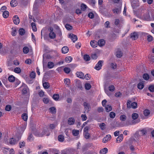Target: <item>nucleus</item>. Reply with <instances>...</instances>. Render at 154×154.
Instances as JSON below:
<instances>
[{"label":"nucleus","mask_w":154,"mask_h":154,"mask_svg":"<svg viewBox=\"0 0 154 154\" xmlns=\"http://www.w3.org/2000/svg\"><path fill=\"white\" fill-rule=\"evenodd\" d=\"M64 82L67 86H69L70 83V80L69 79H64Z\"/></svg>","instance_id":"obj_35"},{"label":"nucleus","mask_w":154,"mask_h":154,"mask_svg":"<svg viewBox=\"0 0 154 154\" xmlns=\"http://www.w3.org/2000/svg\"><path fill=\"white\" fill-rule=\"evenodd\" d=\"M69 37L71 38L73 42H75L78 39L77 35L72 34H69Z\"/></svg>","instance_id":"obj_8"},{"label":"nucleus","mask_w":154,"mask_h":154,"mask_svg":"<svg viewBox=\"0 0 154 154\" xmlns=\"http://www.w3.org/2000/svg\"><path fill=\"white\" fill-rule=\"evenodd\" d=\"M143 14H141V16H142L143 18L146 20H149L150 18V16L149 15V11L148 10H145L143 11Z\"/></svg>","instance_id":"obj_1"},{"label":"nucleus","mask_w":154,"mask_h":154,"mask_svg":"<svg viewBox=\"0 0 154 154\" xmlns=\"http://www.w3.org/2000/svg\"><path fill=\"white\" fill-rule=\"evenodd\" d=\"M84 136L85 138L86 139H89L90 137V135L88 132H85L84 133Z\"/></svg>","instance_id":"obj_43"},{"label":"nucleus","mask_w":154,"mask_h":154,"mask_svg":"<svg viewBox=\"0 0 154 154\" xmlns=\"http://www.w3.org/2000/svg\"><path fill=\"white\" fill-rule=\"evenodd\" d=\"M81 117L83 121L86 120L87 119V117L86 115L82 114L81 115Z\"/></svg>","instance_id":"obj_60"},{"label":"nucleus","mask_w":154,"mask_h":154,"mask_svg":"<svg viewBox=\"0 0 154 154\" xmlns=\"http://www.w3.org/2000/svg\"><path fill=\"white\" fill-rule=\"evenodd\" d=\"M138 117V115L137 113H134L132 115V118L134 120L137 119Z\"/></svg>","instance_id":"obj_38"},{"label":"nucleus","mask_w":154,"mask_h":154,"mask_svg":"<svg viewBox=\"0 0 154 154\" xmlns=\"http://www.w3.org/2000/svg\"><path fill=\"white\" fill-rule=\"evenodd\" d=\"M108 149L106 148H104L101 149L100 152V154H106L108 152Z\"/></svg>","instance_id":"obj_21"},{"label":"nucleus","mask_w":154,"mask_h":154,"mask_svg":"<svg viewBox=\"0 0 154 154\" xmlns=\"http://www.w3.org/2000/svg\"><path fill=\"white\" fill-rule=\"evenodd\" d=\"M105 26L106 28H109L110 26H109V22L108 21H106L105 23Z\"/></svg>","instance_id":"obj_63"},{"label":"nucleus","mask_w":154,"mask_h":154,"mask_svg":"<svg viewBox=\"0 0 154 154\" xmlns=\"http://www.w3.org/2000/svg\"><path fill=\"white\" fill-rule=\"evenodd\" d=\"M115 90V87L113 85H110L109 87V90L110 91L112 92L114 91Z\"/></svg>","instance_id":"obj_53"},{"label":"nucleus","mask_w":154,"mask_h":154,"mask_svg":"<svg viewBox=\"0 0 154 154\" xmlns=\"http://www.w3.org/2000/svg\"><path fill=\"white\" fill-rule=\"evenodd\" d=\"M13 19L14 23L15 24L17 25L19 24L20 23V19L17 16L15 15L14 16Z\"/></svg>","instance_id":"obj_9"},{"label":"nucleus","mask_w":154,"mask_h":154,"mask_svg":"<svg viewBox=\"0 0 154 154\" xmlns=\"http://www.w3.org/2000/svg\"><path fill=\"white\" fill-rule=\"evenodd\" d=\"M22 119L25 121H26L28 118V115L26 113H23L22 115Z\"/></svg>","instance_id":"obj_32"},{"label":"nucleus","mask_w":154,"mask_h":154,"mask_svg":"<svg viewBox=\"0 0 154 154\" xmlns=\"http://www.w3.org/2000/svg\"><path fill=\"white\" fill-rule=\"evenodd\" d=\"M17 4V1L15 0H12L10 2V5L11 7H15Z\"/></svg>","instance_id":"obj_19"},{"label":"nucleus","mask_w":154,"mask_h":154,"mask_svg":"<svg viewBox=\"0 0 154 154\" xmlns=\"http://www.w3.org/2000/svg\"><path fill=\"white\" fill-rule=\"evenodd\" d=\"M75 122V120L73 117L69 118L67 121L68 124L70 125H72L74 124Z\"/></svg>","instance_id":"obj_10"},{"label":"nucleus","mask_w":154,"mask_h":154,"mask_svg":"<svg viewBox=\"0 0 154 154\" xmlns=\"http://www.w3.org/2000/svg\"><path fill=\"white\" fill-rule=\"evenodd\" d=\"M103 62V60H99L96 64L94 68L97 70H100L101 68Z\"/></svg>","instance_id":"obj_4"},{"label":"nucleus","mask_w":154,"mask_h":154,"mask_svg":"<svg viewBox=\"0 0 154 154\" xmlns=\"http://www.w3.org/2000/svg\"><path fill=\"white\" fill-rule=\"evenodd\" d=\"M143 79L146 80H147L149 78V75L147 73H145L143 75Z\"/></svg>","instance_id":"obj_30"},{"label":"nucleus","mask_w":154,"mask_h":154,"mask_svg":"<svg viewBox=\"0 0 154 154\" xmlns=\"http://www.w3.org/2000/svg\"><path fill=\"white\" fill-rule=\"evenodd\" d=\"M25 143L23 141L20 142L19 143V146L20 148H22L24 147L25 146Z\"/></svg>","instance_id":"obj_45"},{"label":"nucleus","mask_w":154,"mask_h":154,"mask_svg":"<svg viewBox=\"0 0 154 154\" xmlns=\"http://www.w3.org/2000/svg\"><path fill=\"white\" fill-rule=\"evenodd\" d=\"M98 45L100 46H103L105 43V41L103 39L99 40L97 42Z\"/></svg>","instance_id":"obj_15"},{"label":"nucleus","mask_w":154,"mask_h":154,"mask_svg":"<svg viewBox=\"0 0 154 154\" xmlns=\"http://www.w3.org/2000/svg\"><path fill=\"white\" fill-rule=\"evenodd\" d=\"M81 9L83 11H84L86 9L87 6L85 5L82 4L81 5Z\"/></svg>","instance_id":"obj_58"},{"label":"nucleus","mask_w":154,"mask_h":154,"mask_svg":"<svg viewBox=\"0 0 154 154\" xmlns=\"http://www.w3.org/2000/svg\"><path fill=\"white\" fill-rule=\"evenodd\" d=\"M149 90L151 92L154 91V85H150L148 88Z\"/></svg>","instance_id":"obj_52"},{"label":"nucleus","mask_w":154,"mask_h":154,"mask_svg":"<svg viewBox=\"0 0 154 154\" xmlns=\"http://www.w3.org/2000/svg\"><path fill=\"white\" fill-rule=\"evenodd\" d=\"M152 37L151 35H149L147 37V39L148 42H150L152 40Z\"/></svg>","instance_id":"obj_61"},{"label":"nucleus","mask_w":154,"mask_h":154,"mask_svg":"<svg viewBox=\"0 0 154 154\" xmlns=\"http://www.w3.org/2000/svg\"><path fill=\"white\" fill-rule=\"evenodd\" d=\"M83 105L84 106L85 110L87 112H88L91 108L90 104L86 102H85L83 103Z\"/></svg>","instance_id":"obj_6"},{"label":"nucleus","mask_w":154,"mask_h":154,"mask_svg":"<svg viewBox=\"0 0 154 154\" xmlns=\"http://www.w3.org/2000/svg\"><path fill=\"white\" fill-rule=\"evenodd\" d=\"M20 3L22 5L24 6H26L27 5L28 1V0H21Z\"/></svg>","instance_id":"obj_28"},{"label":"nucleus","mask_w":154,"mask_h":154,"mask_svg":"<svg viewBox=\"0 0 154 154\" xmlns=\"http://www.w3.org/2000/svg\"><path fill=\"white\" fill-rule=\"evenodd\" d=\"M53 98L55 100H57L59 99V95L58 94H54L53 96Z\"/></svg>","instance_id":"obj_46"},{"label":"nucleus","mask_w":154,"mask_h":154,"mask_svg":"<svg viewBox=\"0 0 154 154\" xmlns=\"http://www.w3.org/2000/svg\"><path fill=\"white\" fill-rule=\"evenodd\" d=\"M83 58L84 60L86 61H89L90 59V57L89 55L87 54L85 55L84 56Z\"/></svg>","instance_id":"obj_42"},{"label":"nucleus","mask_w":154,"mask_h":154,"mask_svg":"<svg viewBox=\"0 0 154 154\" xmlns=\"http://www.w3.org/2000/svg\"><path fill=\"white\" fill-rule=\"evenodd\" d=\"M144 87V85L143 82H140L138 84L137 88L140 89H142Z\"/></svg>","instance_id":"obj_31"},{"label":"nucleus","mask_w":154,"mask_h":154,"mask_svg":"<svg viewBox=\"0 0 154 154\" xmlns=\"http://www.w3.org/2000/svg\"><path fill=\"white\" fill-rule=\"evenodd\" d=\"M120 119L121 121H124L126 119V117L125 115H122L120 116Z\"/></svg>","instance_id":"obj_47"},{"label":"nucleus","mask_w":154,"mask_h":154,"mask_svg":"<svg viewBox=\"0 0 154 154\" xmlns=\"http://www.w3.org/2000/svg\"><path fill=\"white\" fill-rule=\"evenodd\" d=\"M14 72L17 73H20L21 72V70L19 67H16L14 69Z\"/></svg>","instance_id":"obj_40"},{"label":"nucleus","mask_w":154,"mask_h":154,"mask_svg":"<svg viewBox=\"0 0 154 154\" xmlns=\"http://www.w3.org/2000/svg\"><path fill=\"white\" fill-rule=\"evenodd\" d=\"M69 50V48L67 46L63 47L61 49L62 53L64 54L67 53L68 52Z\"/></svg>","instance_id":"obj_16"},{"label":"nucleus","mask_w":154,"mask_h":154,"mask_svg":"<svg viewBox=\"0 0 154 154\" xmlns=\"http://www.w3.org/2000/svg\"><path fill=\"white\" fill-rule=\"evenodd\" d=\"M137 106V103L135 102H132L131 101L128 100L127 103V107L129 108H131L133 109H136Z\"/></svg>","instance_id":"obj_3"},{"label":"nucleus","mask_w":154,"mask_h":154,"mask_svg":"<svg viewBox=\"0 0 154 154\" xmlns=\"http://www.w3.org/2000/svg\"><path fill=\"white\" fill-rule=\"evenodd\" d=\"M138 37V35L137 32H134L133 33L131 34V38L132 40H135L137 39Z\"/></svg>","instance_id":"obj_11"},{"label":"nucleus","mask_w":154,"mask_h":154,"mask_svg":"<svg viewBox=\"0 0 154 154\" xmlns=\"http://www.w3.org/2000/svg\"><path fill=\"white\" fill-rule=\"evenodd\" d=\"M65 27L68 30H70L72 29V26L70 25H69L66 24L65 25Z\"/></svg>","instance_id":"obj_54"},{"label":"nucleus","mask_w":154,"mask_h":154,"mask_svg":"<svg viewBox=\"0 0 154 154\" xmlns=\"http://www.w3.org/2000/svg\"><path fill=\"white\" fill-rule=\"evenodd\" d=\"M110 67L112 69H115L117 67L116 64L114 63H112L110 64Z\"/></svg>","instance_id":"obj_50"},{"label":"nucleus","mask_w":154,"mask_h":154,"mask_svg":"<svg viewBox=\"0 0 154 154\" xmlns=\"http://www.w3.org/2000/svg\"><path fill=\"white\" fill-rule=\"evenodd\" d=\"M121 7H120L118 8L115 7L112 10L113 13L116 14H119L121 13Z\"/></svg>","instance_id":"obj_7"},{"label":"nucleus","mask_w":154,"mask_h":154,"mask_svg":"<svg viewBox=\"0 0 154 154\" xmlns=\"http://www.w3.org/2000/svg\"><path fill=\"white\" fill-rule=\"evenodd\" d=\"M122 54L120 51H117L116 53V56L117 57L120 58L122 56Z\"/></svg>","instance_id":"obj_36"},{"label":"nucleus","mask_w":154,"mask_h":154,"mask_svg":"<svg viewBox=\"0 0 154 154\" xmlns=\"http://www.w3.org/2000/svg\"><path fill=\"white\" fill-rule=\"evenodd\" d=\"M104 90L105 93L107 94V95L108 96H110V95H111V94L108 90L107 88L105 85L104 87Z\"/></svg>","instance_id":"obj_44"},{"label":"nucleus","mask_w":154,"mask_h":154,"mask_svg":"<svg viewBox=\"0 0 154 154\" xmlns=\"http://www.w3.org/2000/svg\"><path fill=\"white\" fill-rule=\"evenodd\" d=\"M43 85L45 89H48L49 87V84L46 82L43 83Z\"/></svg>","instance_id":"obj_48"},{"label":"nucleus","mask_w":154,"mask_h":154,"mask_svg":"<svg viewBox=\"0 0 154 154\" xmlns=\"http://www.w3.org/2000/svg\"><path fill=\"white\" fill-rule=\"evenodd\" d=\"M143 114L145 116L148 117L150 114V111L148 109H146L143 111Z\"/></svg>","instance_id":"obj_23"},{"label":"nucleus","mask_w":154,"mask_h":154,"mask_svg":"<svg viewBox=\"0 0 154 154\" xmlns=\"http://www.w3.org/2000/svg\"><path fill=\"white\" fill-rule=\"evenodd\" d=\"M54 66V64L52 62H49L48 63V67L49 69L53 68Z\"/></svg>","instance_id":"obj_27"},{"label":"nucleus","mask_w":154,"mask_h":154,"mask_svg":"<svg viewBox=\"0 0 154 154\" xmlns=\"http://www.w3.org/2000/svg\"><path fill=\"white\" fill-rule=\"evenodd\" d=\"M72 58L70 56H67L65 59V61L67 63H70L72 60Z\"/></svg>","instance_id":"obj_22"},{"label":"nucleus","mask_w":154,"mask_h":154,"mask_svg":"<svg viewBox=\"0 0 154 154\" xmlns=\"http://www.w3.org/2000/svg\"><path fill=\"white\" fill-rule=\"evenodd\" d=\"M116 113L113 112H111L110 113L109 116L110 118L114 119L116 116Z\"/></svg>","instance_id":"obj_49"},{"label":"nucleus","mask_w":154,"mask_h":154,"mask_svg":"<svg viewBox=\"0 0 154 154\" xmlns=\"http://www.w3.org/2000/svg\"><path fill=\"white\" fill-rule=\"evenodd\" d=\"M85 89L87 90H89L91 87V86L89 83H86L85 85Z\"/></svg>","instance_id":"obj_41"},{"label":"nucleus","mask_w":154,"mask_h":154,"mask_svg":"<svg viewBox=\"0 0 154 154\" xmlns=\"http://www.w3.org/2000/svg\"><path fill=\"white\" fill-rule=\"evenodd\" d=\"M58 140L60 142H63L64 140V137L62 135H59L58 137Z\"/></svg>","instance_id":"obj_34"},{"label":"nucleus","mask_w":154,"mask_h":154,"mask_svg":"<svg viewBox=\"0 0 154 154\" xmlns=\"http://www.w3.org/2000/svg\"><path fill=\"white\" fill-rule=\"evenodd\" d=\"M11 107L10 105H7L5 107V109L7 111H9L11 110Z\"/></svg>","instance_id":"obj_56"},{"label":"nucleus","mask_w":154,"mask_h":154,"mask_svg":"<svg viewBox=\"0 0 154 154\" xmlns=\"http://www.w3.org/2000/svg\"><path fill=\"white\" fill-rule=\"evenodd\" d=\"M21 136H20L15 138H12L9 139V143L11 145H14L17 143L20 139Z\"/></svg>","instance_id":"obj_2"},{"label":"nucleus","mask_w":154,"mask_h":154,"mask_svg":"<svg viewBox=\"0 0 154 154\" xmlns=\"http://www.w3.org/2000/svg\"><path fill=\"white\" fill-rule=\"evenodd\" d=\"M34 140V137L32 135L30 134L29 135V136L28 138V140H29V141H32Z\"/></svg>","instance_id":"obj_55"},{"label":"nucleus","mask_w":154,"mask_h":154,"mask_svg":"<svg viewBox=\"0 0 154 154\" xmlns=\"http://www.w3.org/2000/svg\"><path fill=\"white\" fill-rule=\"evenodd\" d=\"M88 17L91 18H93L94 17V16L93 14L91 12L89 13L88 14Z\"/></svg>","instance_id":"obj_62"},{"label":"nucleus","mask_w":154,"mask_h":154,"mask_svg":"<svg viewBox=\"0 0 154 154\" xmlns=\"http://www.w3.org/2000/svg\"><path fill=\"white\" fill-rule=\"evenodd\" d=\"M111 138V136L110 135H107L103 139V142L105 143L108 140H110Z\"/></svg>","instance_id":"obj_12"},{"label":"nucleus","mask_w":154,"mask_h":154,"mask_svg":"<svg viewBox=\"0 0 154 154\" xmlns=\"http://www.w3.org/2000/svg\"><path fill=\"white\" fill-rule=\"evenodd\" d=\"M3 12V17L5 18H7L9 16V12L7 11H5Z\"/></svg>","instance_id":"obj_25"},{"label":"nucleus","mask_w":154,"mask_h":154,"mask_svg":"<svg viewBox=\"0 0 154 154\" xmlns=\"http://www.w3.org/2000/svg\"><path fill=\"white\" fill-rule=\"evenodd\" d=\"M97 41L95 40L91 41L90 42V44L91 47L93 48H96L97 46Z\"/></svg>","instance_id":"obj_14"},{"label":"nucleus","mask_w":154,"mask_h":154,"mask_svg":"<svg viewBox=\"0 0 154 154\" xmlns=\"http://www.w3.org/2000/svg\"><path fill=\"white\" fill-rule=\"evenodd\" d=\"M99 126L102 130H104L105 128V125L103 123L99 125Z\"/></svg>","instance_id":"obj_59"},{"label":"nucleus","mask_w":154,"mask_h":154,"mask_svg":"<svg viewBox=\"0 0 154 154\" xmlns=\"http://www.w3.org/2000/svg\"><path fill=\"white\" fill-rule=\"evenodd\" d=\"M123 135L122 134H121L119 136L117 137L116 139V142L118 143L120 142L123 140Z\"/></svg>","instance_id":"obj_18"},{"label":"nucleus","mask_w":154,"mask_h":154,"mask_svg":"<svg viewBox=\"0 0 154 154\" xmlns=\"http://www.w3.org/2000/svg\"><path fill=\"white\" fill-rule=\"evenodd\" d=\"M105 109L107 112H109L112 110V107L110 105H107L105 107Z\"/></svg>","instance_id":"obj_24"},{"label":"nucleus","mask_w":154,"mask_h":154,"mask_svg":"<svg viewBox=\"0 0 154 154\" xmlns=\"http://www.w3.org/2000/svg\"><path fill=\"white\" fill-rule=\"evenodd\" d=\"M8 79L10 82H13L15 81V78L13 75H11L9 76Z\"/></svg>","instance_id":"obj_26"},{"label":"nucleus","mask_w":154,"mask_h":154,"mask_svg":"<svg viewBox=\"0 0 154 154\" xmlns=\"http://www.w3.org/2000/svg\"><path fill=\"white\" fill-rule=\"evenodd\" d=\"M73 135L75 136H77L79 133V131L78 130H73L72 131Z\"/></svg>","instance_id":"obj_37"},{"label":"nucleus","mask_w":154,"mask_h":154,"mask_svg":"<svg viewBox=\"0 0 154 154\" xmlns=\"http://www.w3.org/2000/svg\"><path fill=\"white\" fill-rule=\"evenodd\" d=\"M31 26L34 32L36 31L37 29L35 23H31Z\"/></svg>","instance_id":"obj_39"},{"label":"nucleus","mask_w":154,"mask_h":154,"mask_svg":"<svg viewBox=\"0 0 154 154\" xmlns=\"http://www.w3.org/2000/svg\"><path fill=\"white\" fill-rule=\"evenodd\" d=\"M64 72L66 73H69L70 72V69L68 67H65L64 69Z\"/></svg>","instance_id":"obj_51"},{"label":"nucleus","mask_w":154,"mask_h":154,"mask_svg":"<svg viewBox=\"0 0 154 154\" xmlns=\"http://www.w3.org/2000/svg\"><path fill=\"white\" fill-rule=\"evenodd\" d=\"M76 74L78 77L81 79H84V75L82 72H76Z\"/></svg>","instance_id":"obj_13"},{"label":"nucleus","mask_w":154,"mask_h":154,"mask_svg":"<svg viewBox=\"0 0 154 154\" xmlns=\"http://www.w3.org/2000/svg\"><path fill=\"white\" fill-rule=\"evenodd\" d=\"M49 110L52 114H55L57 112L56 109L54 107H51L49 109Z\"/></svg>","instance_id":"obj_20"},{"label":"nucleus","mask_w":154,"mask_h":154,"mask_svg":"<svg viewBox=\"0 0 154 154\" xmlns=\"http://www.w3.org/2000/svg\"><path fill=\"white\" fill-rule=\"evenodd\" d=\"M19 32L20 35H22L25 33V31L24 29L21 28L19 29Z\"/></svg>","instance_id":"obj_29"},{"label":"nucleus","mask_w":154,"mask_h":154,"mask_svg":"<svg viewBox=\"0 0 154 154\" xmlns=\"http://www.w3.org/2000/svg\"><path fill=\"white\" fill-rule=\"evenodd\" d=\"M53 29L52 28H50V32L49 33V36L51 39H54L56 37V34L53 32Z\"/></svg>","instance_id":"obj_5"},{"label":"nucleus","mask_w":154,"mask_h":154,"mask_svg":"<svg viewBox=\"0 0 154 154\" xmlns=\"http://www.w3.org/2000/svg\"><path fill=\"white\" fill-rule=\"evenodd\" d=\"M90 78V75L88 74H87L85 76H84V79L85 78L87 80H89Z\"/></svg>","instance_id":"obj_64"},{"label":"nucleus","mask_w":154,"mask_h":154,"mask_svg":"<svg viewBox=\"0 0 154 154\" xmlns=\"http://www.w3.org/2000/svg\"><path fill=\"white\" fill-rule=\"evenodd\" d=\"M29 51V48L27 47H24L23 48V51L24 53L26 54L28 53Z\"/></svg>","instance_id":"obj_33"},{"label":"nucleus","mask_w":154,"mask_h":154,"mask_svg":"<svg viewBox=\"0 0 154 154\" xmlns=\"http://www.w3.org/2000/svg\"><path fill=\"white\" fill-rule=\"evenodd\" d=\"M36 74L35 72H32L30 74V76L31 78L34 79L35 77Z\"/></svg>","instance_id":"obj_57"},{"label":"nucleus","mask_w":154,"mask_h":154,"mask_svg":"<svg viewBox=\"0 0 154 154\" xmlns=\"http://www.w3.org/2000/svg\"><path fill=\"white\" fill-rule=\"evenodd\" d=\"M21 87V88H22V93L23 94H26L27 92V89L28 88L27 86L24 85L22 86Z\"/></svg>","instance_id":"obj_17"}]
</instances>
